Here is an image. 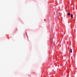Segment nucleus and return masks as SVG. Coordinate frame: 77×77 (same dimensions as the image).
Listing matches in <instances>:
<instances>
[{"label":"nucleus","instance_id":"nucleus-2","mask_svg":"<svg viewBox=\"0 0 77 77\" xmlns=\"http://www.w3.org/2000/svg\"><path fill=\"white\" fill-rule=\"evenodd\" d=\"M70 53H72V49H70Z\"/></svg>","mask_w":77,"mask_h":77},{"label":"nucleus","instance_id":"nucleus-4","mask_svg":"<svg viewBox=\"0 0 77 77\" xmlns=\"http://www.w3.org/2000/svg\"><path fill=\"white\" fill-rule=\"evenodd\" d=\"M45 20H46L45 19L44 20V21H45Z\"/></svg>","mask_w":77,"mask_h":77},{"label":"nucleus","instance_id":"nucleus-5","mask_svg":"<svg viewBox=\"0 0 77 77\" xmlns=\"http://www.w3.org/2000/svg\"><path fill=\"white\" fill-rule=\"evenodd\" d=\"M51 41H52V40L51 39Z\"/></svg>","mask_w":77,"mask_h":77},{"label":"nucleus","instance_id":"nucleus-3","mask_svg":"<svg viewBox=\"0 0 77 77\" xmlns=\"http://www.w3.org/2000/svg\"><path fill=\"white\" fill-rule=\"evenodd\" d=\"M68 15H70V13H69L68 14Z\"/></svg>","mask_w":77,"mask_h":77},{"label":"nucleus","instance_id":"nucleus-1","mask_svg":"<svg viewBox=\"0 0 77 77\" xmlns=\"http://www.w3.org/2000/svg\"><path fill=\"white\" fill-rule=\"evenodd\" d=\"M71 18H73V15L72 14H71Z\"/></svg>","mask_w":77,"mask_h":77}]
</instances>
